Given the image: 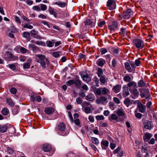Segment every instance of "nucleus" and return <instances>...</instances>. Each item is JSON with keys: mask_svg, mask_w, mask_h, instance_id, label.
I'll return each instance as SVG.
<instances>
[{"mask_svg": "<svg viewBox=\"0 0 157 157\" xmlns=\"http://www.w3.org/2000/svg\"><path fill=\"white\" fill-rule=\"evenodd\" d=\"M117 114L119 116H124L125 114L124 112L120 109H119L117 111Z\"/></svg>", "mask_w": 157, "mask_h": 157, "instance_id": "obj_42", "label": "nucleus"}, {"mask_svg": "<svg viewBox=\"0 0 157 157\" xmlns=\"http://www.w3.org/2000/svg\"><path fill=\"white\" fill-rule=\"evenodd\" d=\"M46 60H44L40 61V65L42 67L45 68L46 67V64H47L48 66V65L49 61L47 59H46Z\"/></svg>", "mask_w": 157, "mask_h": 157, "instance_id": "obj_21", "label": "nucleus"}, {"mask_svg": "<svg viewBox=\"0 0 157 157\" xmlns=\"http://www.w3.org/2000/svg\"><path fill=\"white\" fill-rule=\"evenodd\" d=\"M30 66V64L29 63H25L23 65V67L25 69H27L29 68Z\"/></svg>", "mask_w": 157, "mask_h": 157, "instance_id": "obj_64", "label": "nucleus"}, {"mask_svg": "<svg viewBox=\"0 0 157 157\" xmlns=\"http://www.w3.org/2000/svg\"><path fill=\"white\" fill-rule=\"evenodd\" d=\"M130 64L131 66L133 68L134 70H135V68H136L135 63L133 61L130 62Z\"/></svg>", "mask_w": 157, "mask_h": 157, "instance_id": "obj_63", "label": "nucleus"}, {"mask_svg": "<svg viewBox=\"0 0 157 157\" xmlns=\"http://www.w3.org/2000/svg\"><path fill=\"white\" fill-rule=\"evenodd\" d=\"M61 54V52H54L53 53V56L55 57H59Z\"/></svg>", "mask_w": 157, "mask_h": 157, "instance_id": "obj_43", "label": "nucleus"}, {"mask_svg": "<svg viewBox=\"0 0 157 157\" xmlns=\"http://www.w3.org/2000/svg\"><path fill=\"white\" fill-rule=\"evenodd\" d=\"M141 151L143 154H146V153L148 152L147 148L144 146H142L141 147Z\"/></svg>", "mask_w": 157, "mask_h": 157, "instance_id": "obj_48", "label": "nucleus"}, {"mask_svg": "<svg viewBox=\"0 0 157 157\" xmlns=\"http://www.w3.org/2000/svg\"><path fill=\"white\" fill-rule=\"evenodd\" d=\"M100 51L102 55L108 52L107 49L104 48H100Z\"/></svg>", "mask_w": 157, "mask_h": 157, "instance_id": "obj_45", "label": "nucleus"}, {"mask_svg": "<svg viewBox=\"0 0 157 157\" xmlns=\"http://www.w3.org/2000/svg\"><path fill=\"white\" fill-rule=\"evenodd\" d=\"M152 136V135L151 134L146 132L144 134L143 138L145 141L147 142L150 140Z\"/></svg>", "mask_w": 157, "mask_h": 157, "instance_id": "obj_9", "label": "nucleus"}, {"mask_svg": "<svg viewBox=\"0 0 157 157\" xmlns=\"http://www.w3.org/2000/svg\"><path fill=\"white\" fill-rule=\"evenodd\" d=\"M3 58L8 61H14L18 59V57L15 56L9 51H7L5 54Z\"/></svg>", "mask_w": 157, "mask_h": 157, "instance_id": "obj_1", "label": "nucleus"}, {"mask_svg": "<svg viewBox=\"0 0 157 157\" xmlns=\"http://www.w3.org/2000/svg\"><path fill=\"white\" fill-rule=\"evenodd\" d=\"M74 80L72 79L67 81L66 82V84L67 85H71L74 84Z\"/></svg>", "mask_w": 157, "mask_h": 157, "instance_id": "obj_59", "label": "nucleus"}, {"mask_svg": "<svg viewBox=\"0 0 157 157\" xmlns=\"http://www.w3.org/2000/svg\"><path fill=\"white\" fill-rule=\"evenodd\" d=\"M117 119V116L115 114H112L111 117H109V119L110 121H111V119L113 120H116Z\"/></svg>", "mask_w": 157, "mask_h": 157, "instance_id": "obj_39", "label": "nucleus"}, {"mask_svg": "<svg viewBox=\"0 0 157 157\" xmlns=\"http://www.w3.org/2000/svg\"><path fill=\"white\" fill-rule=\"evenodd\" d=\"M119 33L120 35L123 36H125L127 34V32L125 30H120Z\"/></svg>", "mask_w": 157, "mask_h": 157, "instance_id": "obj_44", "label": "nucleus"}, {"mask_svg": "<svg viewBox=\"0 0 157 157\" xmlns=\"http://www.w3.org/2000/svg\"><path fill=\"white\" fill-rule=\"evenodd\" d=\"M15 21L18 24H21V21L19 19V17L16 16H15Z\"/></svg>", "mask_w": 157, "mask_h": 157, "instance_id": "obj_60", "label": "nucleus"}, {"mask_svg": "<svg viewBox=\"0 0 157 157\" xmlns=\"http://www.w3.org/2000/svg\"><path fill=\"white\" fill-rule=\"evenodd\" d=\"M110 108L112 110H113L115 108V105L112 102H109V103Z\"/></svg>", "mask_w": 157, "mask_h": 157, "instance_id": "obj_56", "label": "nucleus"}, {"mask_svg": "<svg viewBox=\"0 0 157 157\" xmlns=\"http://www.w3.org/2000/svg\"><path fill=\"white\" fill-rule=\"evenodd\" d=\"M123 89L124 90L122 93L123 96V97L125 98L129 94L128 87L127 85H124L123 87Z\"/></svg>", "mask_w": 157, "mask_h": 157, "instance_id": "obj_7", "label": "nucleus"}, {"mask_svg": "<svg viewBox=\"0 0 157 157\" xmlns=\"http://www.w3.org/2000/svg\"><path fill=\"white\" fill-rule=\"evenodd\" d=\"M17 90L14 87H12L10 89V92L11 93L13 94H15L16 93Z\"/></svg>", "mask_w": 157, "mask_h": 157, "instance_id": "obj_54", "label": "nucleus"}, {"mask_svg": "<svg viewBox=\"0 0 157 157\" xmlns=\"http://www.w3.org/2000/svg\"><path fill=\"white\" fill-rule=\"evenodd\" d=\"M31 35L35 38L37 39H41V37L37 34L38 32L35 30H32L30 32Z\"/></svg>", "mask_w": 157, "mask_h": 157, "instance_id": "obj_12", "label": "nucleus"}, {"mask_svg": "<svg viewBox=\"0 0 157 157\" xmlns=\"http://www.w3.org/2000/svg\"><path fill=\"white\" fill-rule=\"evenodd\" d=\"M109 144V142L107 140H102L101 142V145L103 149H106L108 147Z\"/></svg>", "mask_w": 157, "mask_h": 157, "instance_id": "obj_8", "label": "nucleus"}, {"mask_svg": "<svg viewBox=\"0 0 157 157\" xmlns=\"http://www.w3.org/2000/svg\"><path fill=\"white\" fill-rule=\"evenodd\" d=\"M124 64L125 68L128 70L130 71L131 70V68L130 66V64L128 62L125 63Z\"/></svg>", "mask_w": 157, "mask_h": 157, "instance_id": "obj_46", "label": "nucleus"}, {"mask_svg": "<svg viewBox=\"0 0 157 157\" xmlns=\"http://www.w3.org/2000/svg\"><path fill=\"white\" fill-rule=\"evenodd\" d=\"M101 89H102V88H98L96 91L95 94H97L98 95H100L102 94Z\"/></svg>", "mask_w": 157, "mask_h": 157, "instance_id": "obj_52", "label": "nucleus"}, {"mask_svg": "<svg viewBox=\"0 0 157 157\" xmlns=\"http://www.w3.org/2000/svg\"><path fill=\"white\" fill-rule=\"evenodd\" d=\"M132 10L131 9H127L124 13L123 17L125 19H128L130 18Z\"/></svg>", "mask_w": 157, "mask_h": 157, "instance_id": "obj_5", "label": "nucleus"}, {"mask_svg": "<svg viewBox=\"0 0 157 157\" xmlns=\"http://www.w3.org/2000/svg\"><path fill=\"white\" fill-rule=\"evenodd\" d=\"M117 22L114 21L112 22L111 25L109 26V28L110 29H114L117 28Z\"/></svg>", "mask_w": 157, "mask_h": 157, "instance_id": "obj_22", "label": "nucleus"}, {"mask_svg": "<svg viewBox=\"0 0 157 157\" xmlns=\"http://www.w3.org/2000/svg\"><path fill=\"white\" fill-rule=\"evenodd\" d=\"M23 36L25 38H29L30 36V34L29 33L25 32L23 33Z\"/></svg>", "mask_w": 157, "mask_h": 157, "instance_id": "obj_57", "label": "nucleus"}, {"mask_svg": "<svg viewBox=\"0 0 157 157\" xmlns=\"http://www.w3.org/2000/svg\"><path fill=\"white\" fill-rule=\"evenodd\" d=\"M81 77L84 81H86L88 83L91 81V78L90 77V75L88 73H86L85 74H82Z\"/></svg>", "mask_w": 157, "mask_h": 157, "instance_id": "obj_6", "label": "nucleus"}, {"mask_svg": "<svg viewBox=\"0 0 157 157\" xmlns=\"http://www.w3.org/2000/svg\"><path fill=\"white\" fill-rule=\"evenodd\" d=\"M100 80L101 82L102 83H104L105 82V75H103L99 77Z\"/></svg>", "mask_w": 157, "mask_h": 157, "instance_id": "obj_41", "label": "nucleus"}, {"mask_svg": "<svg viewBox=\"0 0 157 157\" xmlns=\"http://www.w3.org/2000/svg\"><path fill=\"white\" fill-rule=\"evenodd\" d=\"M66 126L63 123H60L57 127V129L60 131H63L65 130Z\"/></svg>", "mask_w": 157, "mask_h": 157, "instance_id": "obj_17", "label": "nucleus"}, {"mask_svg": "<svg viewBox=\"0 0 157 157\" xmlns=\"http://www.w3.org/2000/svg\"><path fill=\"white\" fill-rule=\"evenodd\" d=\"M42 149L43 151L46 152H49L52 149L51 146L50 145L45 144L43 145Z\"/></svg>", "mask_w": 157, "mask_h": 157, "instance_id": "obj_11", "label": "nucleus"}, {"mask_svg": "<svg viewBox=\"0 0 157 157\" xmlns=\"http://www.w3.org/2000/svg\"><path fill=\"white\" fill-rule=\"evenodd\" d=\"M124 104L127 106V107H129V105L132 104V101L130 100L129 98H125L124 101Z\"/></svg>", "mask_w": 157, "mask_h": 157, "instance_id": "obj_24", "label": "nucleus"}, {"mask_svg": "<svg viewBox=\"0 0 157 157\" xmlns=\"http://www.w3.org/2000/svg\"><path fill=\"white\" fill-rule=\"evenodd\" d=\"M52 41H47L46 42L47 46L49 47H52L54 44V40H52Z\"/></svg>", "mask_w": 157, "mask_h": 157, "instance_id": "obj_36", "label": "nucleus"}, {"mask_svg": "<svg viewBox=\"0 0 157 157\" xmlns=\"http://www.w3.org/2000/svg\"><path fill=\"white\" fill-rule=\"evenodd\" d=\"M6 101L7 103L10 105L13 106L14 105V103L11 99L7 98L6 99Z\"/></svg>", "mask_w": 157, "mask_h": 157, "instance_id": "obj_33", "label": "nucleus"}, {"mask_svg": "<svg viewBox=\"0 0 157 157\" xmlns=\"http://www.w3.org/2000/svg\"><path fill=\"white\" fill-rule=\"evenodd\" d=\"M32 9L34 10H36L37 11L39 12L41 10V9L39 6H34Z\"/></svg>", "mask_w": 157, "mask_h": 157, "instance_id": "obj_47", "label": "nucleus"}, {"mask_svg": "<svg viewBox=\"0 0 157 157\" xmlns=\"http://www.w3.org/2000/svg\"><path fill=\"white\" fill-rule=\"evenodd\" d=\"M86 99L89 101H93L95 99L94 95L92 93H89L85 97Z\"/></svg>", "mask_w": 157, "mask_h": 157, "instance_id": "obj_15", "label": "nucleus"}, {"mask_svg": "<svg viewBox=\"0 0 157 157\" xmlns=\"http://www.w3.org/2000/svg\"><path fill=\"white\" fill-rule=\"evenodd\" d=\"M91 111V109L89 107H85V111L87 114L89 113H90Z\"/></svg>", "mask_w": 157, "mask_h": 157, "instance_id": "obj_51", "label": "nucleus"}, {"mask_svg": "<svg viewBox=\"0 0 157 157\" xmlns=\"http://www.w3.org/2000/svg\"><path fill=\"white\" fill-rule=\"evenodd\" d=\"M17 64V63L13 64H10L8 65V66L13 71L16 69V65Z\"/></svg>", "mask_w": 157, "mask_h": 157, "instance_id": "obj_34", "label": "nucleus"}, {"mask_svg": "<svg viewBox=\"0 0 157 157\" xmlns=\"http://www.w3.org/2000/svg\"><path fill=\"white\" fill-rule=\"evenodd\" d=\"M84 23L86 26H89L90 27H92L94 26L93 22L90 19H87L84 22Z\"/></svg>", "mask_w": 157, "mask_h": 157, "instance_id": "obj_18", "label": "nucleus"}, {"mask_svg": "<svg viewBox=\"0 0 157 157\" xmlns=\"http://www.w3.org/2000/svg\"><path fill=\"white\" fill-rule=\"evenodd\" d=\"M140 95L142 98H145L147 99L150 96L148 88H140L139 89Z\"/></svg>", "mask_w": 157, "mask_h": 157, "instance_id": "obj_2", "label": "nucleus"}, {"mask_svg": "<svg viewBox=\"0 0 157 157\" xmlns=\"http://www.w3.org/2000/svg\"><path fill=\"white\" fill-rule=\"evenodd\" d=\"M144 126L145 128L150 130L151 128V126L150 121L147 120H145L143 123Z\"/></svg>", "mask_w": 157, "mask_h": 157, "instance_id": "obj_10", "label": "nucleus"}, {"mask_svg": "<svg viewBox=\"0 0 157 157\" xmlns=\"http://www.w3.org/2000/svg\"><path fill=\"white\" fill-rule=\"evenodd\" d=\"M77 103L78 104H81L82 102V100L81 98L79 97H78L76 99Z\"/></svg>", "mask_w": 157, "mask_h": 157, "instance_id": "obj_61", "label": "nucleus"}, {"mask_svg": "<svg viewBox=\"0 0 157 157\" xmlns=\"http://www.w3.org/2000/svg\"><path fill=\"white\" fill-rule=\"evenodd\" d=\"M40 8L41 10L43 11H45L47 9V6L44 4H40Z\"/></svg>", "mask_w": 157, "mask_h": 157, "instance_id": "obj_50", "label": "nucleus"}, {"mask_svg": "<svg viewBox=\"0 0 157 157\" xmlns=\"http://www.w3.org/2000/svg\"><path fill=\"white\" fill-rule=\"evenodd\" d=\"M49 11L50 14L51 15H53L54 17L56 18L57 17V13L55 12L54 10V9L51 7L49 6Z\"/></svg>", "mask_w": 157, "mask_h": 157, "instance_id": "obj_25", "label": "nucleus"}, {"mask_svg": "<svg viewBox=\"0 0 157 157\" xmlns=\"http://www.w3.org/2000/svg\"><path fill=\"white\" fill-rule=\"evenodd\" d=\"M121 86L120 85H117L114 86L112 89L113 90L115 93H118L120 90Z\"/></svg>", "mask_w": 157, "mask_h": 157, "instance_id": "obj_20", "label": "nucleus"}, {"mask_svg": "<svg viewBox=\"0 0 157 157\" xmlns=\"http://www.w3.org/2000/svg\"><path fill=\"white\" fill-rule=\"evenodd\" d=\"M22 25L25 28L29 29H32L33 28V26L29 24H26L24 25L22 24Z\"/></svg>", "mask_w": 157, "mask_h": 157, "instance_id": "obj_53", "label": "nucleus"}, {"mask_svg": "<svg viewBox=\"0 0 157 157\" xmlns=\"http://www.w3.org/2000/svg\"><path fill=\"white\" fill-rule=\"evenodd\" d=\"M96 118L97 121L103 120L104 119V117L103 115H98L96 116Z\"/></svg>", "mask_w": 157, "mask_h": 157, "instance_id": "obj_55", "label": "nucleus"}, {"mask_svg": "<svg viewBox=\"0 0 157 157\" xmlns=\"http://www.w3.org/2000/svg\"><path fill=\"white\" fill-rule=\"evenodd\" d=\"M105 24V22L104 20H100L98 23V26L99 27H102Z\"/></svg>", "mask_w": 157, "mask_h": 157, "instance_id": "obj_38", "label": "nucleus"}, {"mask_svg": "<svg viewBox=\"0 0 157 157\" xmlns=\"http://www.w3.org/2000/svg\"><path fill=\"white\" fill-rule=\"evenodd\" d=\"M36 56L39 59V60L38 61V62H39V61H40L44 60H46V59H47V58H46L45 56L43 55L38 54L36 55Z\"/></svg>", "mask_w": 157, "mask_h": 157, "instance_id": "obj_26", "label": "nucleus"}, {"mask_svg": "<svg viewBox=\"0 0 157 157\" xmlns=\"http://www.w3.org/2000/svg\"><path fill=\"white\" fill-rule=\"evenodd\" d=\"M29 48L30 49L32 50L33 53L39 50V48L36 45L33 44H29Z\"/></svg>", "mask_w": 157, "mask_h": 157, "instance_id": "obj_13", "label": "nucleus"}, {"mask_svg": "<svg viewBox=\"0 0 157 157\" xmlns=\"http://www.w3.org/2000/svg\"><path fill=\"white\" fill-rule=\"evenodd\" d=\"M9 110L6 108H4L2 110V113L4 115H7L9 113Z\"/></svg>", "mask_w": 157, "mask_h": 157, "instance_id": "obj_32", "label": "nucleus"}, {"mask_svg": "<svg viewBox=\"0 0 157 157\" xmlns=\"http://www.w3.org/2000/svg\"><path fill=\"white\" fill-rule=\"evenodd\" d=\"M129 91L134 96H138L139 95V93L138 90L136 88L134 89H130Z\"/></svg>", "mask_w": 157, "mask_h": 157, "instance_id": "obj_27", "label": "nucleus"}, {"mask_svg": "<svg viewBox=\"0 0 157 157\" xmlns=\"http://www.w3.org/2000/svg\"><path fill=\"white\" fill-rule=\"evenodd\" d=\"M91 140L94 144H95L96 145H98L99 143L98 140L96 138L92 137L91 138Z\"/></svg>", "mask_w": 157, "mask_h": 157, "instance_id": "obj_31", "label": "nucleus"}, {"mask_svg": "<svg viewBox=\"0 0 157 157\" xmlns=\"http://www.w3.org/2000/svg\"><path fill=\"white\" fill-rule=\"evenodd\" d=\"M44 111L47 114H51L53 113L54 109L52 107H47L45 108Z\"/></svg>", "mask_w": 157, "mask_h": 157, "instance_id": "obj_19", "label": "nucleus"}, {"mask_svg": "<svg viewBox=\"0 0 157 157\" xmlns=\"http://www.w3.org/2000/svg\"><path fill=\"white\" fill-rule=\"evenodd\" d=\"M102 94L103 95H106L110 94L109 91L105 87L102 88Z\"/></svg>", "mask_w": 157, "mask_h": 157, "instance_id": "obj_29", "label": "nucleus"}, {"mask_svg": "<svg viewBox=\"0 0 157 157\" xmlns=\"http://www.w3.org/2000/svg\"><path fill=\"white\" fill-rule=\"evenodd\" d=\"M145 82L143 80H139L138 82V86L140 87H141L145 86Z\"/></svg>", "mask_w": 157, "mask_h": 157, "instance_id": "obj_37", "label": "nucleus"}, {"mask_svg": "<svg viewBox=\"0 0 157 157\" xmlns=\"http://www.w3.org/2000/svg\"><path fill=\"white\" fill-rule=\"evenodd\" d=\"M12 32H10L9 30H8L6 33L8 36L11 38H13L14 37V35Z\"/></svg>", "mask_w": 157, "mask_h": 157, "instance_id": "obj_58", "label": "nucleus"}, {"mask_svg": "<svg viewBox=\"0 0 157 157\" xmlns=\"http://www.w3.org/2000/svg\"><path fill=\"white\" fill-rule=\"evenodd\" d=\"M55 4L62 7H65L66 5L65 3L61 2L59 1L55 2Z\"/></svg>", "mask_w": 157, "mask_h": 157, "instance_id": "obj_35", "label": "nucleus"}, {"mask_svg": "<svg viewBox=\"0 0 157 157\" xmlns=\"http://www.w3.org/2000/svg\"><path fill=\"white\" fill-rule=\"evenodd\" d=\"M124 80L127 82H129L131 81V78L128 76H126L124 78Z\"/></svg>", "mask_w": 157, "mask_h": 157, "instance_id": "obj_49", "label": "nucleus"}, {"mask_svg": "<svg viewBox=\"0 0 157 157\" xmlns=\"http://www.w3.org/2000/svg\"><path fill=\"white\" fill-rule=\"evenodd\" d=\"M132 43L134 46L139 49H142L144 47V43L143 41L140 39H134L132 41Z\"/></svg>", "mask_w": 157, "mask_h": 157, "instance_id": "obj_3", "label": "nucleus"}, {"mask_svg": "<svg viewBox=\"0 0 157 157\" xmlns=\"http://www.w3.org/2000/svg\"><path fill=\"white\" fill-rule=\"evenodd\" d=\"M107 6L110 10H113L116 8V3L114 0H109L107 2Z\"/></svg>", "mask_w": 157, "mask_h": 157, "instance_id": "obj_4", "label": "nucleus"}, {"mask_svg": "<svg viewBox=\"0 0 157 157\" xmlns=\"http://www.w3.org/2000/svg\"><path fill=\"white\" fill-rule=\"evenodd\" d=\"M105 63V60L102 59H99L97 61V64L100 67L103 66Z\"/></svg>", "mask_w": 157, "mask_h": 157, "instance_id": "obj_23", "label": "nucleus"}, {"mask_svg": "<svg viewBox=\"0 0 157 157\" xmlns=\"http://www.w3.org/2000/svg\"><path fill=\"white\" fill-rule=\"evenodd\" d=\"M97 74L98 77L103 75V71L102 69L99 68L97 71Z\"/></svg>", "mask_w": 157, "mask_h": 157, "instance_id": "obj_40", "label": "nucleus"}, {"mask_svg": "<svg viewBox=\"0 0 157 157\" xmlns=\"http://www.w3.org/2000/svg\"><path fill=\"white\" fill-rule=\"evenodd\" d=\"M64 25L67 27L69 29H71V25L70 24V22H65L64 23Z\"/></svg>", "mask_w": 157, "mask_h": 157, "instance_id": "obj_62", "label": "nucleus"}, {"mask_svg": "<svg viewBox=\"0 0 157 157\" xmlns=\"http://www.w3.org/2000/svg\"><path fill=\"white\" fill-rule=\"evenodd\" d=\"M18 109V107L17 106H15L13 108L12 111L13 114L14 115L17 114L19 112Z\"/></svg>", "mask_w": 157, "mask_h": 157, "instance_id": "obj_30", "label": "nucleus"}, {"mask_svg": "<svg viewBox=\"0 0 157 157\" xmlns=\"http://www.w3.org/2000/svg\"><path fill=\"white\" fill-rule=\"evenodd\" d=\"M138 107L141 113H144L145 111V106L142 103L139 102L137 104Z\"/></svg>", "mask_w": 157, "mask_h": 157, "instance_id": "obj_14", "label": "nucleus"}, {"mask_svg": "<svg viewBox=\"0 0 157 157\" xmlns=\"http://www.w3.org/2000/svg\"><path fill=\"white\" fill-rule=\"evenodd\" d=\"M74 84L77 87H80L81 85V81L79 80L78 77L76 76L74 80Z\"/></svg>", "mask_w": 157, "mask_h": 157, "instance_id": "obj_16", "label": "nucleus"}, {"mask_svg": "<svg viewBox=\"0 0 157 157\" xmlns=\"http://www.w3.org/2000/svg\"><path fill=\"white\" fill-rule=\"evenodd\" d=\"M7 129V127L6 125H0V132H5L6 131Z\"/></svg>", "mask_w": 157, "mask_h": 157, "instance_id": "obj_28", "label": "nucleus"}]
</instances>
